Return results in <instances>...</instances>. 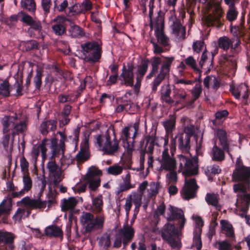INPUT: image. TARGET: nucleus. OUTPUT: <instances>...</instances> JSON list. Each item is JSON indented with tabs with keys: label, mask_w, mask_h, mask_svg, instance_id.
I'll return each mask as SVG.
<instances>
[{
	"label": "nucleus",
	"mask_w": 250,
	"mask_h": 250,
	"mask_svg": "<svg viewBox=\"0 0 250 250\" xmlns=\"http://www.w3.org/2000/svg\"><path fill=\"white\" fill-rule=\"evenodd\" d=\"M83 51L84 60L87 62H96L99 61L102 56L101 46L96 41L87 42L81 45Z\"/></svg>",
	"instance_id": "7"
},
{
	"label": "nucleus",
	"mask_w": 250,
	"mask_h": 250,
	"mask_svg": "<svg viewBox=\"0 0 250 250\" xmlns=\"http://www.w3.org/2000/svg\"><path fill=\"white\" fill-rule=\"evenodd\" d=\"M165 49H164L162 46L159 45L158 43L154 44L153 46V53L155 54H161V53L167 51L169 50L170 47L167 48L165 47Z\"/></svg>",
	"instance_id": "58"
},
{
	"label": "nucleus",
	"mask_w": 250,
	"mask_h": 250,
	"mask_svg": "<svg viewBox=\"0 0 250 250\" xmlns=\"http://www.w3.org/2000/svg\"><path fill=\"white\" fill-rule=\"evenodd\" d=\"M185 62L186 64L191 67L194 71H199V69L196 66L195 60L192 56H189L185 59Z\"/></svg>",
	"instance_id": "48"
},
{
	"label": "nucleus",
	"mask_w": 250,
	"mask_h": 250,
	"mask_svg": "<svg viewBox=\"0 0 250 250\" xmlns=\"http://www.w3.org/2000/svg\"><path fill=\"white\" fill-rule=\"evenodd\" d=\"M46 167L48 170L50 175H51L53 173H57L58 166L57 165L55 161H50L47 163Z\"/></svg>",
	"instance_id": "49"
},
{
	"label": "nucleus",
	"mask_w": 250,
	"mask_h": 250,
	"mask_svg": "<svg viewBox=\"0 0 250 250\" xmlns=\"http://www.w3.org/2000/svg\"><path fill=\"white\" fill-rule=\"evenodd\" d=\"M84 181L88 185V187L92 191H95L100 186L101 184V180L100 178L85 180Z\"/></svg>",
	"instance_id": "41"
},
{
	"label": "nucleus",
	"mask_w": 250,
	"mask_h": 250,
	"mask_svg": "<svg viewBox=\"0 0 250 250\" xmlns=\"http://www.w3.org/2000/svg\"><path fill=\"white\" fill-rule=\"evenodd\" d=\"M208 170L213 174H219L221 171V169L219 167V166L216 165H213L209 167H208Z\"/></svg>",
	"instance_id": "61"
},
{
	"label": "nucleus",
	"mask_w": 250,
	"mask_h": 250,
	"mask_svg": "<svg viewBox=\"0 0 250 250\" xmlns=\"http://www.w3.org/2000/svg\"><path fill=\"white\" fill-rule=\"evenodd\" d=\"M219 250H231V246L227 240L219 242Z\"/></svg>",
	"instance_id": "59"
},
{
	"label": "nucleus",
	"mask_w": 250,
	"mask_h": 250,
	"mask_svg": "<svg viewBox=\"0 0 250 250\" xmlns=\"http://www.w3.org/2000/svg\"><path fill=\"white\" fill-rule=\"evenodd\" d=\"M220 224L223 230L227 231L233 228L232 225L229 224L227 220H221Z\"/></svg>",
	"instance_id": "62"
},
{
	"label": "nucleus",
	"mask_w": 250,
	"mask_h": 250,
	"mask_svg": "<svg viewBox=\"0 0 250 250\" xmlns=\"http://www.w3.org/2000/svg\"><path fill=\"white\" fill-rule=\"evenodd\" d=\"M123 169L122 167L118 165H114L108 167L107 172L110 175H118L122 173Z\"/></svg>",
	"instance_id": "42"
},
{
	"label": "nucleus",
	"mask_w": 250,
	"mask_h": 250,
	"mask_svg": "<svg viewBox=\"0 0 250 250\" xmlns=\"http://www.w3.org/2000/svg\"><path fill=\"white\" fill-rule=\"evenodd\" d=\"M196 160H192L189 158L187 161V165H186L183 174L185 176H190L196 174L198 172V167L196 166Z\"/></svg>",
	"instance_id": "23"
},
{
	"label": "nucleus",
	"mask_w": 250,
	"mask_h": 250,
	"mask_svg": "<svg viewBox=\"0 0 250 250\" xmlns=\"http://www.w3.org/2000/svg\"><path fill=\"white\" fill-rule=\"evenodd\" d=\"M205 200L208 205L215 207L218 210L220 209V207L218 206V198L217 195L214 193H208L206 194Z\"/></svg>",
	"instance_id": "35"
},
{
	"label": "nucleus",
	"mask_w": 250,
	"mask_h": 250,
	"mask_svg": "<svg viewBox=\"0 0 250 250\" xmlns=\"http://www.w3.org/2000/svg\"><path fill=\"white\" fill-rule=\"evenodd\" d=\"M51 143L50 148L52 150V153L55 154L58 157L60 155V150L57 145V141L52 139L51 141Z\"/></svg>",
	"instance_id": "57"
},
{
	"label": "nucleus",
	"mask_w": 250,
	"mask_h": 250,
	"mask_svg": "<svg viewBox=\"0 0 250 250\" xmlns=\"http://www.w3.org/2000/svg\"><path fill=\"white\" fill-rule=\"evenodd\" d=\"M239 0H237L238 2ZM236 0H224L225 3L229 5V10L227 13V18L229 21L235 20L238 15V12L235 7V2Z\"/></svg>",
	"instance_id": "26"
},
{
	"label": "nucleus",
	"mask_w": 250,
	"mask_h": 250,
	"mask_svg": "<svg viewBox=\"0 0 250 250\" xmlns=\"http://www.w3.org/2000/svg\"><path fill=\"white\" fill-rule=\"evenodd\" d=\"M202 88L200 83H196L193 89L191 90V94L193 97L195 99H198L202 93Z\"/></svg>",
	"instance_id": "47"
},
{
	"label": "nucleus",
	"mask_w": 250,
	"mask_h": 250,
	"mask_svg": "<svg viewBox=\"0 0 250 250\" xmlns=\"http://www.w3.org/2000/svg\"><path fill=\"white\" fill-rule=\"evenodd\" d=\"M101 171L94 168H90L87 173L84 177L83 180H89L94 179L95 176L101 174Z\"/></svg>",
	"instance_id": "44"
},
{
	"label": "nucleus",
	"mask_w": 250,
	"mask_h": 250,
	"mask_svg": "<svg viewBox=\"0 0 250 250\" xmlns=\"http://www.w3.org/2000/svg\"><path fill=\"white\" fill-rule=\"evenodd\" d=\"M123 243V237L121 235V234L118 233L115 236V239L113 243V248H119L122 246Z\"/></svg>",
	"instance_id": "60"
},
{
	"label": "nucleus",
	"mask_w": 250,
	"mask_h": 250,
	"mask_svg": "<svg viewBox=\"0 0 250 250\" xmlns=\"http://www.w3.org/2000/svg\"><path fill=\"white\" fill-rule=\"evenodd\" d=\"M216 134L223 149L218 147L215 143L212 148V159L216 161L221 162L225 158L224 151L227 152L231 157L232 155L229 152V144L226 131L223 129H218Z\"/></svg>",
	"instance_id": "4"
},
{
	"label": "nucleus",
	"mask_w": 250,
	"mask_h": 250,
	"mask_svg": "<svg viewBox=\"0 0 250 250\" xmlns=\"http://www.w3.org/2000/svg\"><path fill=\"white\" fill-rule=\"evenodd\" d=\"M175 58L173 56L166 57L161 55V57L154 56L149 60L148 58H143L141 63L138 65V69L135 72L136 75V83L135 86H140L141 82L146 75L150 62L151 69L150 73L146 77L147 80L155 76L152 83V90L155 92L158 86L166 78H169L170 68Z\"/></svg>",
	"instance_id": "1"
},
{
	"label": "nucleus",
	"mask_w": 250,
	"mask_h": 250,
	"mask_svg": "<svg viewBox=\"0 0 250 250\" xmlns=\"http://www.w3.org/2000/svg\"><path fill=\"white\" fill-rule=\"evenodd\" d=\"M21 14L23 15V16L21 20V21L26 25L30 26L35 21L31 16L24 14L22 12H21Z\"/></svg>",
	"instance_id": "53"
},
{
	"label": "nucleus",
	"mask_w": 250,
	"mask_h": 250,
	"mask_svg": "<svg viewBox=\"0 0 250 250\" xmlns=\"http://www.w3.org/2000/svg\"><path fill=\"white\" fill-rule=\"evenodd\" d=\"M23 188L18 192L11 193L10 196L7 199H3L0 204V224H8L10 214L12 198H20L25 193L29 191L32 188V180L28 173L24 174L22 177Z\"/></svg>",
	"instance_id": "3"
},
{
	"label": "nucleus",
	"mask_w": 250,
	"mask_h": 250,
	"mask_svg": "<svg viewBox=\"0 0 250 250\" xmlns=\"http://www.w3.org/2000/svg\"><path fill=\"white\" fill-rule=\"evenodd\" d=\"M171 93V90L168 84L167 86L165 91L161 93V99L169 104H173L174 101L172 100L170 96Z\"/></svg>",
	"instance_id": "38"
},
{
	"label": "nucleus",
	"mask_w": 250,
	"mask_h": 250,
	"mask_svg": "<svg viewBox=\"0 0 250 250\" xmlns=\"http://www.w3.org/2000/svg\"><path fill=\"white\" fill-rule=\"evenodd\" d=\"M96 142L99 147L102 148L104 153L107 155H112L116 152L119 148V143L115 141L112 144L108 130H107L104 134L99 135L96 138Z\"/></svg>",
	"instance_id": "8"
},
{
	"label": "nucleus",
	"mask_w": 250,
	"mask_h": 250,
	"mask_svg": "<svg viewBox=\"0 0 250 250\" xmlns=\"http://www.w3.org/2000/svg\"><path fill=\"white\" fill-rule=\"evenodd\" d=\"M234 39H230L227 36L221 37L218 40V46L224 51H228L231 46V43L234 42Z\"/></svg>",
	"instance_id": "29"
},
{
	"label": "nucleus",
	"mask_w": 250,
	"mask_h": 250,
	"mask_svg": "<svg viewBox=\"0 0 250 250\" xmlns=\"http://www.w3.org/2000/svg\"><path fill=\"white\" fill-rule=\"evenodd\" d=\"M232 180L235 182H242L250 185V167L234 169L232 174Z\"/></svg>",
	"instance_id": "12"
},
{
	"label": "nucleus",
	"mask_w": 250,
	"mask_h": 250,
	"mask_svg": "<svg viewBox=\"0 0 250 250\" xmlns=\"http://www.w3.org/2000/svg\"><path fill=\"white\" fill-rule=\"evenodd\" d=\"M245 12H243L242 13V16L241 18V22L239 25H235L231 28V31L232 32L233 29L234 30V32L236 33L237 32L239 31L241 28H242L244 27V24L245 23Z\"/></svg>",
	"instance_id": "55"
},
{
	"label": "nucleus",
	"mask_w": 250,
	"mask_h": 250,
	"mask_svg": "<svg viewBox=\"0 0 250 250\" xmlns=\"http://www.w3.org/2000/svg\"><path fill=\"white\" fill-rule=\"evenodd\" d=\"M53 21L56 23L52 25V29L56 35L62 36L66 33L67 23L70 22V20L64 16H58Z\"/></svg>",
	"instance_id": "14"
},
{
	"label": "nucleus",
	"mask_w": 250,
	"mask_h": 250,
	"mask_svg": "<svg viewBox=\"0 0 250 250\" xmlns=\"http://www.w3.org/2000/svg\"><path fill=\"white\" fill-rule=\"evenodd\" d=\"M162 167L166 170H172L176 167V161L174 158H169L162 160Z\"/></svg>",
	"instance_id": "34"
},
{
	"label": "nucleus",
	"mask_w": 250,
	"mask_h": 250,
	"mask_svg": "<svg viewBox=\"0 0 250 250\" xmlns=\"http://www.w3.org/2000/svg\"><path fill=\"white\" fill-rule=\"evenodd\" d=\"M179 158L180 162L179 169H184L186 165H187V163L188 158L182 155H180Z\"/></svg>",
	"instance_id": "63"
},
{
	"label": "nucleus",
	"mask_w": 250,
	"mask_h": 250,
	"mask_svg": "<svg viewBox=\"0 0 250 250\" xmlns=\"http://www.w3.org/2000/svg\"><path fill=\"white\" fill-rule=\"evenodd\" d=\"M204 45L203 41H196L193 42L192 48L194 52L199 53L203 49Z\"/></svg>",
	"instance_id": "52"
},
{
	"label": "nucleus",
	"mask_w": 250,
	"mask_h": 250,
	"mask_svg": "<svg viewBox=\"0 0 250 250\" xmlns=\"http://www.w3.org/2000/svg\"><path fill=\"white\" fill-rule=\"evenodd\" d=\"M201 233L200 229L193 231V244L196 247L197 250H201L202 247V242L201 237Z\"/></svg>",
	"instance_id": "36"
},
{
	"label": "nucleus",
	"mask_w": 250,
	"mask_h": 250,
	"mask_svg": "<svg viewBox=\"0 0 250 250\" xmlns=\"http://www.w3.org/2000/svg\"><path fill=\"white\" fill-rule=\"evenodd\" d=\"M30 27L28 29V32H30V31L33 29L38 33H40L42 30V25L41 22L39 21L35 20L32 24H31Z\"/></svg>",
	"instance_id": "50"
},
{
	"label": "nucleus",
	"mask_w": 250,
	"mask_h": 250,
	"mask_svg": "<svg viewBox=\"0 0 250 250\" xmlns=\"http://www.w3.org/2000/svg\"><path fill=\"white\" fill-rule=\"evenodd\" d=\"M240 200L242 204L250 205V194L247 193L246 192L244 194H241L239 196V198L237 201Z\"/></svg>",
	"instance_id": "56"
},
{
	"label": "nucleus",
	"mask_w": 250,
	"mask_h": 250,
	"mask_svg": "<svg viewBox=\"0 0 250 250\" xmlns=\"http://www.w3.org/2000/svg\"><path fill=\"white\" fill-rule=\"evenodd\" d=\"M178 147L183 151H188L190 149V142L189 137H184V133L177 135Z\"/></svg>",
	"instance_id": "27"
},
{
	"label": "nucleus",
	"mask_w": 250,
	"mask_h": 250,
	"mask_svg": "<svg viewBox=\"0 0 250 250\" xmlns=\"http://www.w3.org/2000/svg\"><path fill=\"white\" fill-rule=\"evenodd\" d=\"M236 42L233 44L231 43L230 46L231 55L228 54H223L220 59V62L221 64L228 65L230 64L232 67H235L237 65L236 59L235 55L238 54L240 51V44L241 42L240 40L236 38Z\"/></svg>",
	"instance_id": "9"
},
{
	"label": "nucleus",
	"mask_w": 250,
	"mask_h": 250,
	"mask_svg": "<svg viewBox=\"0 0 250 250\" xmlns=\"http://www.w3.org/2000/svg\"><path fill=\"white\" fill-rule=\"evenodd\" d=\"M69 26L68 30L69 36L72 38H81L85 36L84 30L78 25L75 24L70 20Z\"/></svg>",
	"instance_id": "21"
},
{
	"label": "nucleus",
	"mask_w": 250,
	"mask_h": 250,
	"mask_svg": "<svg viewBox=\"0 0 250 250\" xmlns=\"http://www.w3.org/2000/svg\"><path fill=\"white\" fill-rule=\"evenodd\" d=\"M92 204L91 210L96 214V216L91 212L83 211L80 217V223L84 229V234L102 229L105 222L102 195L100 194L96 197L92 196Z\"/></svg>",
	"instance_id": "2"
},
{
	"label": "nucleus",
	"mask_w": 250,
	"mask_h": 250,
	"mask_svg": "<svg viewBox=\"0 0 250 250\" xmlns=\"http://www.w3.org/2000/svg\"><path fill=\"white\" fill-rule=\"evenodd\" d=\"M77 204L78 201L74 197H69L68 199H63L62 204V210L64 211L73 210Z\"/></svg>",
	"instance_id": "28"
},
{
	"label": "nucleus",
	"mask_w": 250,
	"mask_h": 250,
	"mask_svg": "<svg viewBox=\"0 0 250 250\" xmlns=\"http://www.w3.org/2000/svg\"><path fill=\"white\" fill-rule=\"evenodd\" d=\"M119 233L121 234L123 237V245L124 249H125L128 244L132 241L134 236L135 230L131 226H129L126 223L123 226Z\"/></svg>",
	"instance_id": "17"
},
{
	"label": "nucleus",
	"mask_w": 250,
	"mask_h": 250,
	"mask_svg": "<svg viewBox=\"0 0 250 250\" xmlns=\"http://www.w3.org/2000/svg\"><path fill=\"white\" fill-rule=\"evenodd\" d=\"M173 98L175 99H180L184 101L186 99L187 94L183 88H174L173 91Z\"/></svg>",
	"instance_id": "40"
},
{
	"label": "nucleus",
	"mask_w": 250,
	"mask_h": 250,
	"mask_svg": "<svg viewBox=\"0 0 250 250\" xmlns=\"http://www.w3.org/2000/svg\"><path fill=\"white\" fill-rule=\"evenodd\" d=\"M249 186L250 185H246L241 182L234 184L233 188L235 193L241 192L244 193L246 192L247 187Z\"/></svg>",
	"instance_id": "46"
},
{
	"label": "nucleus",
	"mask_w": 250,
	"mask_h": 250,
	"mask_svg": "<svg viewBox=\"0 0 250 250\" xmlns=\"http://www.w3.org/2000/svg\"><path fill=\"white\" fill-rule=\"evenodd\" d=\"M16 236L11 232L0 230V250H14Z\"/></svg>",
	"instance_id": "10"
},
{
	"label": "nucleus",
	"mask_w": 250,
	"mask_h": 250,
	"mask_svg": "<svg viewBox=\"0 0 250 250\" xmlns=\"http://www.w3.org/2000/svg\"><path fill=\"white\" fill-rule=\"evenodd\" d=\"M176 118L171 116L170 118L164 122L163 125L166 129L167 134H169L175 129Z\"/></svg>",
	"instance_id": "32"
},
{
	"label": "nucleus",
	"mask_w": 250,
	"mask_h": 250,
	"mask_svg": "<svg viewBox=\"0 0 250 250\" xmlns=\"http://www.w3.org/2000/svg\"><path fill=\"white\" fill-rule=\"evenodd\" d=\"M43 76V70L37 68L36 70V74L33 78V83L35 86V89L38 91L41 90L42 85V77Z\"/></svg>",
	"instance_id": "31"
},
{
	"label": "nucleus",
	"mask_w": 250,
	"mask_h": 250,
	"mask_svg": "<svg viewBox=\"0 0 250 250\" xmlns=\"http://www.w3.org/2000/svg\"><path fill=\"white\" fill-rule=\"evenodd\" d=\"M51 140L50 139H44L42 140V143L38 146L40 151L42 152V155L43 159H44L46 156L47 148L46 145L47 144V142H51Z\"/></svg>",
	"instance_id": "45"
},
{
	"label": "nucleus",
	"mask_w": 250,
	"mask_h": 250,
	"mask_svg": "<svg viewBox=\"0 0 250 250\" xmlns=\"http://www.w3.org/2000/svg\"><path fill=\"white\" fill-rule=\"evenodd\" d=\"M21 6L30 12H33L36 10V3L34 0H21Z\"/></svg>",
	"instance_id": "39"
},
{
	"label": "nucleus",
	"mask_w": 250,
	"mask_h": 250,
	"mask_svg": "<svg viewBox=\"0 0 250 250\" xmlns=\"http://www.w3.org/2000/svg\"><path fill=\"white\" fill-rule=\"evenodd\" d=\"M89 146L87 141L84 143L83 146H81L80 151L75 157L76 161L79 163H83L87 161L90 157Z\"/></svg>",
	"instance_id": "22"
},
{
	"label": "nucleus",
	"mask_w": 250,
	"mask_h": 250,
	"mask_svg": "<svg viewBox=\"0 0 250 250\" xmlns=\"http://www.w3.org/2000/svg\"><path fill=\"white\" fill-rule=\"evenodd\" d=\"M208 2V8L212 11V13L209 14L206 18V22L208 26H216L221 28L223 25V10L219 2H215L214 0ZM208 0H200L203 3H205Z\"/></svg>",
	"instance_id": "5"
},
{
	"label": "nucleus",
	"mask_w": 250,
	"mask_h": 250,
	"mask_svg": "<svg viewBox=\"0 0 250 250\" xmlns=\"http://www.w3.org/2000/svg\"><path fill=\"white\" fill-rule=\"evenodd\" d=\"M198 186L195 178H190L185 181V186L182 189L183 198L186 200L195 197Z\"/></svg>",
	"instance_id": "13"
},
{
	"label": "nucleus",
	"mask_w": 250,
	"mask_h": 250,
	"mask_svg": "<svg viewBox=\"0 0 250 250\" xmlns=\"http://www.w3.org/2000/svg\"><path fill=\"white\" fill-rule=\"evenodd\" d=\"M57 123V121L55 120H49L43 122L40 126L41 133L43 135H46L49 131H54L56 129Z\"/></svg>",
	"instance_id": "24"
},
{
	"label": "nucleus",
	"mask_w": 250,
	"mask_h": 250,
	"mask_svg": "<svg viewBox=\"0 0 250 250\" xmlns=\"http://www.w3.org/2000/svg\"><path fill=\"white\" fill-rule=\"evenodd\" d=\"M1 123L3 125V133H7L10 130H12L13 139L16 135L23 133L27 127L25 121H20L19 123L16 116H5L2 119Z\"/></svg>",
	"instance_id": "6"
},
{
	"label": "nucleus",
	"mask_w": 250,
	"mask_h": 250,
	"mask_svg": "<svg viewBox=\"0 0 250 250\" xmlns=\"http://www.w3.org/2000/svg\"><path fill=\"white\" fill-rule=\"evenodd\" d=\"M23 45L24 50L26 52L39 49V43L34 40L24 42Z\"/></svg>",
	"instance_id": "37"
},
{
	"label": "nucleus",
	"mask_w": 250,
	"mask_h": 250,
	"mask_svg": "<svg viewBox=\"0 0 250 250\" xmlns=\"http://www.w3.org/2000/svg\"><path fill=\"white\" fill-rule=\"evenodd\" d=\"M56 1L57 0H55V8H56L57 6V3L56 2ZM51 4V0H42V6L44 11L45 14H47L49 12V9Z\"/></svg>",
	"instance_id": "51"
},
{
	"label": "nucleus",
	"mask_w": 250,
	"mask_h": 250,
	"mask_svg": "<svg viewBox=\"0 0 250 250\" xmlns=\"http://www.w3.org/2000/svg\"><path fill=\"white\" fill-rule=\"evenodd\" d=\"M173 19H174V20L173 21L172 24L171 26L173 33L176 35H179L181 29H183L184 34L185 35L186 32L185 28L183 26L179 20L177 19L175 16L173 18L172 16H171L169 18L170 20Z\"/></svg>",
	"instance_id": "30"
},
{
	"label": "nucleus",
	"mask_w": 250,
	"mask_h": 250,
	"mask_svg": "<svg viewBox=\"0 0 250 250\" xmlns=\"http://www.w3.org/2000/svg\"><path fill=\"white\" fill-rule=\"evenodd\" d=\"M165 12L160 10L157 14V16L149 21V25L151 30L154 28L155 29L157 28L158 29L165 28Z\"/></svg>",
	"instance_id": "19"
},
{
	"label": "nucleus",
	"mask_w": 250,
	"mask_h": 250,
	"mask_svg": "<svg viewBox=\"0 0 250 250\" xmlns=\"http://www.w3.org/2000/svg\"><path fill=\"white\" fill-rule=\"evenodd\" d=\"M10 85L7 79L4 80L0 84V96L4 98L8 97L10 94Z\"/></svg>",
	"instance_id": "33"
},
{
	"label": "nucleus",
	"mask_w": 250,
	"mask_h": 250,
	"mask_svg": "<svg viewBox=\"0 0 250 250\" xmlns=\"http://www.w3.org/2000/svg\"><path fill=\"white\" fill-rule=\"evenodd\" d=\"M168 211L167 221L170 222L176 219H181L178 221L179 227L180 229H183L186 222V219L182 210L170 205L168 208Z\"/></svg>",
	"instance_id": "16"
},
{
	"label": "nucleus",
	"mask_w": 250,
	"mask_h": 250,
	"mask_svg": "<svg viewBox=\"0 0 250 250\" xmlns=\"http://www.w3.org/2000/svg\"><path fill=\"white\" fill-rule=\"evenodd\" d=\"M44 235L50 238H62L63 237V231L60 227L56 225H51L45 228Z\"/></svg>",
	"instance_id": "20"
},
{
	"label": "nucleus",
	"mask_w": 250,
	"mask_h": 250,
	"mask_svg": "<svg viewBox=\"0 0 250 250\" xmlns=\"http://www.w3.org/2000/svg\"><path fill=\"white\" fill-rule=\"evenodd\" d=\"M177 235V229L173 224L168 223L164 226L161 234L163 239H170L172 241L175 242V237Z\"/></svg>",
	"instance_id": "18"
},
{
	"label": "nucleus",
	"mask_w": 250,
	"mask_h": 250,
	"mask_svg": "<svg viewBox=\"0 0 250 250\" xmlns=\"http://www.w3.org/2000/svg\"><path fill=\"white\" fill-rule=\"evenodd\" d=\"M155 36H156L158 43H160L164 47H170L169 39L165 34L164 29H158V28L155 29Z\"/></svg>",
	"instance_id": "25"
},
{
	"label": "nucleus",
	"mask_w": 250,
	"mask_h": 250,
	"mask_svg": "<svg viewBox=\"0 0 250 250\" xmlns=\"http://www.w3.org/2000/svg\"><path fill=\"white\" fill-rule=\"evenodd\" d=\"M134 65L133 62H127L126 65L123 64L120 77L123 79L124 84L126 86H133L134 85Z\"/></svg>",
	"instance_id": "11"
},
{
	"label": "nucleus",
	"mask_w": 250,
	"mask_h": 250,
	"mask_svg": "<svg viewBox=\"0 0 250 250\" xmlns=\"http://www.w3.org/2000/svg\"><path fill=\"white\" fill-rule=\"evenodd\" d=\"M229 115V112L227 110H223L222 111H219L216 112L215 116L216 120L213 121V124H215L216 120L221 119L223 118L227 117Z\"/></svg>",
	"instance_id": "54"
},
{
	"label": "nucleus",
	"mask_w": 250,
	"mask_h": 250,
	"mask_svg": "<svg viewBox=\"0 0 250 250\" xmlns=\"http://www.w3.org/2000/svg\"><path fill=\"white\" fill-rule=\"evenodd\" d=\"M99 244L101 246H103L105 250H108L111 245V237L110 234H106L102 236L99 240Z\"/></svg>",
	"instance_id": "43"
},
{
	"label": "nucleus",
	"mask_w": 250,
	"mask_h": 250,
	"mask_svg": "<svg viewBox=\"0 0 250 250\" xmlns=\"http://www.w3.org/2000/svg\"><path fill=\"white\" fill-rule=\"evenodd\" d=\"M229 90L236 99H239L242 94L244 104H248V99L249 96V90L246 84L241 83L236 87L233 85H230Z\"/></svg>",
	"instance_id": "15"
},
{
	"label": "nucleus",
	"mask_w": 250,
	"mask_h": 250,
	"mask_svg": "<svg viewBox=\"0 0 250 250\" xmlns=\"http://www.w3.org/2000/svg\"><path fill=\"white\" fill-rule=\"evenodd\" d=\"M58 100L60 103H65L71 100L70 95L60 94L58 97Z\"/></svg>",
	"instance_id": "64"
}]
</instances>
